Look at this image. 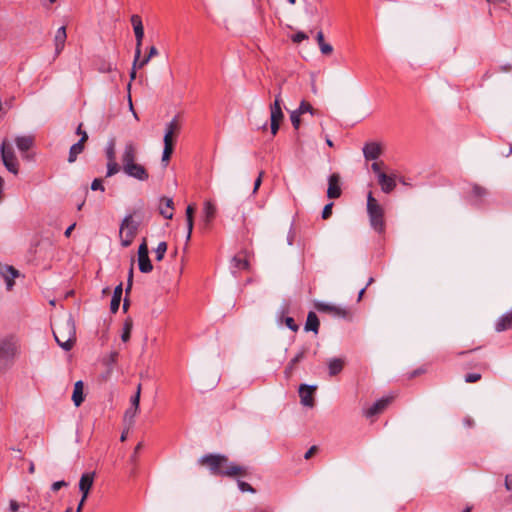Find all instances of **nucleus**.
Masks as SVG:
<instances>
[{"mask_svg": "<svg viewBox=\"0 0 512 512\" xmlns=\"http://www.w3.org/2000/svg\"><path fill=\"white\" fill-rule=\"evenodd\" d=\"M87 139H88L87 133L83 132V135L80 138V140L70 147L69 157H68V162L69 163L75 162L76 159H77V156L83 152L84 144L87 141Z\"/></svg>", "mask_w": 512, "mask_h": 512, "instance_id": "412c9836", "label": "nucleus"}, {"mask_svg": "<svg viewBox=\"0 0 512 512\" xmlns=\"http://www.w3.org/2000/svg\"><path fill=\"white\" fill-rule=\"evenodd\" d=\"M17 352V344L13 337L0 340V369L9 365Z\"/></svg>", "mask_w": 512, "mask_h": 512, "instance_id": "423d86ee", "label": "nucleus"}, {"mask_svg": "<svg viewBox=\"0 0 512 512\" xmlns=\"http://www.w3.org/2000/svg\"><path fill=\"white\" fill-rule=\"evenodd\" d=\"M281 103H282L281 92H279L275 96L274 102L270 105V121H271L270 127H271V133L273 135L277 134V132L280 128V124L284 118Z\"/></svg>", "mask_w": 512, "mask_h": 512, "instance_id": "6e6552de", "label": "nucleus"}, {"mask_svg": "<svg viewBox=\"0 0 512 512\" xmlns=\"http://www.w3.org/2000/svg\"><path fill=\"white\" fill-rule=\"evenodd\" d=\"M296 111L298 113H300L301 115L304 113H307V112H309L312 115L315 113V110L312 107V105L305 100L301 101V103H300L299 107L296 109Z\"/></svg>", "mask_w": 512, "mask_h": 512, "instance_id": "58836bf2", "label": "nucleus"}, {"mask_svg": "<svg viewBox=\"0 0 512 512\" xmlns=\"http://www.w3.org/2000/svg\"><path fill=\"white\" fill-rule=\"evenodd\" d=\"M105 154L108 161L116 160L115 141L113 139L108 142Z\"/></svg>", "mask_w": 512, "mask_h": 512, "instance_id": "e433bc0d", "label": "nucleus"}, {"mask_svg": "<svg viewBox=\"0 0 512 512\" xmlns=\"http://www.w3.org/2000/svg\"><path fill=\"white\" fill-rule=\"evenodd\" d=\"M10 512H17L19 510V504L15 500H11L9 504Z\"/></svg>", "mask_w": 512, "mask_h": 512, "instance_id": "bf43d9fd", "label": "nucleus"}, {"mask_svg": "<svg viewBox=\"0 0 512 512\" xmlns=\"http://www.w3.org/2000/svg\"><path fill=\"white\" fill-rule=\"evenodd\" d=\"M122 170L127 176L135 178L139 181H146L149 178V174L146 168L141 164H137L136 162L131 163L128 166L125 165L122 167Z\"/></svg>", "mask_w": 512, "mask_h": 512, "instance_id": "9b49d317", "label": "nucleus"}, {"mask_svg": "<svg viewBox=\"0 0 512 512\" xmlns=\"http://www.w3.org/2000/svg\"><path fill=\"white\" fill-rule=\"evenodd\" d=\"M488 195L489 191L487 188L474 183L471 186L469 201L471 202L472 205L479 207L484 204V201L488 197Z\"/></svg>", "mask_w": 512, "mask_h": 512, "instance_id": "f8f14e48", "label": "nucleus"}, {"mask_svg": "<svg viewBox=\"0 0 512 512\" xmlns=\"http://www.w3.org/2000/svg\"><path fill=\"white\" fill-rule=\"evenodd\" d=\"M123 293L122 283L117 285L114 289L113 296L110 302V310L112 313H116L119 309L121 298Z\"/></svg>", "mask_w": 512, "mask_h": 512, "instance_id": "c85d7f7f", "label": "nucleus"}, {"mask_svg": "<svg viewBox=\"0 0 512 512\" xmlns=\"http://www.w3.org/2000/svg\"><path fill=\"white\" fill-rule=\"evenodd\" d=\"M481 379V374L479 373H469L465 376V381L467 383H475Z\"/></svg>", "mask_w": 512, "mask_h": 512, "instance_id": "09e8293b", "label": "nucleus"}, {"mask_svg": "<svg viewBox=\"0 0 512 512\" xmlns=\"http://www.w3.org/2000/svg\"><path fill=\"white\" fill-rule=\"evenodd\" d=\"M377 179L381 190L386 194L391 193L396 188L395 175L379 174Z\"/></svg>", "mask_w": 512, "mask_h": 512, "instance_id": "aec40b11", "label": "nucleus"}, {"mask_svg": "<svg viewBox=\"0 0 512 512\" xmlns=\"http://www.w3.org/2000/svg\"><path fill=\"white\" fill-rule=\"evenodd\" d=\"M150 59L151 58L148 55L144 57L142 60H140L139 58L137 62L138 68H142L143 66H145L150 61Z\"/></svg>", "mask_w": 512, "mask_h": 512, "instance_id": "052dcab7", "label": "nucleus"}, {"mask_svg": "<svg viewBox=\"0 0 512 512\" xmlns=\"http://www.w3.org/2000/svg\"><path fill=\"white\" fill-rule=\"evenodd\" d=\"M285 323L289 329L296 332L298 330V325L295 323L294 319L292 317H287L285 319Z\"/></svg>", "mask_w": 512, "mask_h": 512, "instance_id": "603ef678", "label": "nucleus"}, {"mask_svg": "<svg viewBox=\"0 0 512 512\" xmlns=\"http://www.w3.org/2000/svg\"><path fill=\"white\" fill-rule=\"evenodd\" d=\"M505 486H506L507 490H512V474L506 476Z\"/></svg>", "mask_w": 512, "mask_h": 512, "instance_id": "680f3d73", "label": "nucleus"}, {"mask_svg": "<svg viewBox=\"0 0 512 512\" xmlns=\"http://www.w3.org/2000/svg\"><path fill=\"white\" fill-rule=\"evenodd\" d=\"M319 319L316 315V313L310 311L307 315V320L305 323V330L306 331H313L315 334L318 333L319 330Z\"/></svg>", "mask_w": 512, "mask_h": 512, "instance_id": "7c9ffc66", "label": "nucleus"}, {"mask_svg": "<svg viewBox=\"0 0 512 512\" xmlns=\"http://www.w3.org/2000/svg\"><path fill=\"white\" fill-rule=\"evenodd\" d=\"M316 386L301 384L299 387L300 402L303 406L312 408L315 405L314 394Z\"/></svg>", "mask_w": 512, "mask_h": 512, "instance_id": "ddd939ff", "label": "nucleus"}, {"mask_svg": "<svg viewBox=\"0 0 512 512\" xmlns=\"http://www.w3.org/2000/svg\"><path fill=\"white\" fill-rule=\"evenodd\" d=\"M314 306L317 311L330 314L337 318H346L349 315V312L346 308L336 306L333 304H328V303H324V302H316L314 304Z\"/></svg>", "mask_w": 512, "mask_h": 512, "instance_id": "9d476101", "label": "nucleus"}, {"mask_svg": "<svg viewBox=\"0 0 512 512\" xmlns=\"http://www.w3.org/2000/svg\"><path fill=\"white\" fill-rule=\"evenodd\" d=\"M149 256L148 246L146 243V239L140 244L138 248V257Z\"/></svg>", "mask_w": 512, "mask_h": 512, "instance_id": "de8ad7c7", "label": "nucleus"}, {"mask_svg": "<svg viewBox=\"0 0 512 512\" xmlns=\"http://www.w3.org/2000/svg\"><path fill=\"white\" fill-rule=\"evenodd\" d=\"M137 63L135 64V60L133 61V67L131 69V72H130V78L131 80L135 79L136 77V68H137Z\"/></svg>", "mask_w": 512, "mask_h": 512, "instance_id": "69168bd1", "label": "nucleus"}, {"mask_svg": "<svg viewBox=\"0 0 512 512\" xmlns=\"http://www.w3.org/2000/svg\"><path fill=\"white\" fill-rule=\"evenodd\" d=\"M67 486V483L65 481H56L52 484V490L53 491H58L59 489H61L62 487H65Z\"/></svg>", "mask_w": 512, "mask_h": 512, "instance_id": "4d7b16f0", "label": "nucleus"}, {"mask_svg": "<svg viewBox=\"0 0 512 512\" xmlns=\"http://www.w3.org/2000/svg\"><path fill=\"white\" fill-rule=\"evenodd\" d=\"M120 166L116 162V160L108 161L107 162V172L106 177H111L115 174H117L120 171Z\"/></svg>", "mask_w": 512, "mask_h": 512, "instance_id": "4c0bfd02", "label": "nucleus"}, {"mask_svg": "<svg viewBox=\"0 0 512 512\" xmlns=\"http://www.w3.org/2000/svg\"><path fill=\"white\" fill-rule=\"evenodd\" d=\"M34 136L32 135H24V136H18L15 139V144L18 148V150L25 154L28 152L34 145Z\"/></svg>", "mask_w": 512, "mask_h": 512, "instance_id": "b1692460", "label": "nucleus"}, {"mask_svg": "<svg viewBox=\"0 0 512 512\" xmlns=\"http://www.w3.org/2000/svg\"><path fill=\"white\" fill-rule=\"evenodd\" d=\"M84 384L83 381L79 380L74 384V390L72 394V401L76 407H79L84 401Z\"/></svg>", "mask_w": 512, "mask_h": 512, "instance_id": "cd10ccee", "label": "nucleus"}, {"mask_svg": "<svg viewBox=\"0 0 512 512\" xmlns=\"http://www.w3.org/2000/svg\"><path fill=\"white\" fill-rule=\"evenodd\" d=\"M383 163L374 162L371 165L372 171L376 174L377 178L379 177V174H384L385 172L381 171V165Z\"/></svg>", "mask_w": 512, "mask_h": 512, "instance_id": "864d4df0", "label": "nucleus"}, {"mask_svg": "<svg viewBox=\"0 0 512 512\" xmlns=\"http://www.w3.org/2000/svg\"><path fill=\"white\" fill-rule=\"evenodd\" d=\"M138 265L142 273H149L153 269L149 256L138 257Z\"/></svg>", "mask_w": 512, "mask_h": 512, "instance_id": "72a5a7b5", "label": "nucleus"}, {"mask_svg": "<svg viewBox=\"0 0 512 512\" xmlns=\"http://www.w3.org/2000/svg\"><path fill=\"white\" fill-rule=\"evenodd\" d=\"M512 69V66L510 64H506L500 67V71L508 72Z\"/></svg>", "mask_w": 512, "mask_h": 512, "instance_id": "774afa93", "label": "nucleus"}, {"mask_svg": "<svg viewBox=\"0 0 512 512\" xmlns=\"http://www.w3.org/2000/svg\"><path fill=\"white\" fill-rule=\"evenodd\" d=\"M263 176H264V171H261L254 182V187H253V192H252L253 194H255L258 191L259 187L261 186Z\"/></svg>", "mask_w": 512, "mask_h": 512, "instance_id": "3c124183", "label": "nucleus"}, {"mask_svg": "<svg viewBox=\"0 0 512 512\" xmlns=\"http://www.w3.org/2000/svg\"><path fill=\"white\" fill-rule=\"evenodd\" d=\"M512 329V311L502 315L495 324L497 332H503Z\"/></svg>", "mask_w": 512, "mask_h": 512, "instance_id": "a878e982", "label": "nucleus"}, {"mask_svg": "<svg viewBox=\"0 0 512 512\" xmlns=\"http://www.w3.org/2000/svg\"><path fill=\"white\" fill-rule=\"evenodd\" d=\"M232 267L236 270H246L248 269L249 263L245 258L234 256L232 258Z\"/></svg>", "mask_w": 512, "mask_h": 512, "instance_id": "f704fd0d", "label": "nucleus"}, {"mask_svg": "<svg viewBox=\"0 0 512 512\" xmlns=\"http://www.w3.org/2000/svg\"><path fill=\"white\" fill-rule=\"evenodd\" d=\"M117 358H118V353L117 352H111L110 355H109V362L111 364H114V363H116Z\"/></svg>", "mask_w": 512, "mask_h": 512, "instance_id": "e2e57ef3", "label": "nucleus"}, {"mask_svg": "<svg viewBox=\"0 0 512 512\" xmlns=\"http://www.w3.org/2000/svg\"><path fill=\"white\" fill-rule=\"evenodd\" d=\"M132 280H133V267L130 268L128 280H127V287H126V294H128L132 287Z\"/></svg>", "mask_w": 512, "mask_h": 512, "instance_id": "6e6d98bb", "label": "nucleus"}, {"mask_svg": "<svg viewBox=\"0 0 512 512\" xmlns=\"http://www.w3.org/2000/svg\"><path fill=\"white\" fill-rule=\"evenodd\" d=\"M180 131V123L178 117H174L169 123L166 124L164 134V149L162 153V162L167 164L174 150L173 135Z\"/></svg>", "mask_w": 512, "mask_h": 512, "instance_id": "20e7f679", "label": "nucleus"}, {"mask_svg": "<svg viewBox=\"0 0 512 512\" xmlns=\"http://www.w3.org/2000/svg\"><path fill=\"white\" fill-rule=\"evenodd\" d=\"M133 328L132 319L128 318L125 320L123 325V332L121 334V339L123 342H127L130 339L131 331Z\"/></svg>", "mask_w": 512, "mask_h": 512, "instance_id": "c9c22d12", "label": "nucleus"}, {"mask_svg": "<svg viewBox=\"0 0 512 512\" xmlns=\"http://www.w3.org/2000/svg\"><path fill=\"white\" fill-rule=\"evenodd\" d=\"M139 222L133 220L132 215H127L120 225V241L123 247H128L132 244L135 236L137 235Z\"/></svg>", "mask_w": 512, "mask_h": 512, "instance_id": "39448f33", "label": "nucleus"}, {"mask_svg": "<svg viewBox=\"0 0 512 512\" xmlns=\"http://www.w3.org/2000/svg\"><path fill=\"white\" fill-rule=\"evenodd\" d=\"M0 151L3 164L7 170L15 175L18 174L19 164L12 145L8 141L4 140L1 144Z\"/></svg>", "mask_w": 512, "mask_h": 512, "instance_id": "0eeeda50", "label": "nucleus"}, {"mask_svg": "<svg viewBox=\"0 0 512 512\" xmlns=\"http://www.w3.org/2000/svg\"><path fill=\"white\" fill-rule=\"evenodd\" d=\"M316 40H317V43L319 45V48H320V51L325 54V55H329L332 53L333 51V47L326 43L324 41V34L322 31H319L316 35Z\"/></svg>", "mask_w": 512, "mask_h": 512, "instance_id": "473e14b6", "label": "nucleus"}, {"mask_svg": "<svg viewBox=\"0 0 512 512\" xmlns=\"http://www.w3.org/2000/svg\"><path fill=\"white\" fill-rule=\"evenodd\" d=\"M344 367V361L341 358H332L328 362L329 375L335 376L339 374Z\"/></svg>", "mask_w": 512, "mask_h": 512, "instance_id": "2f4dec72", "label": "nucleus"}, {"mask_svg": "<svg viewBox=\"0 0 512 512\" xmlns=\"http://www.w3.org/2000/svg\"><path fill=\"white\" fill-rule=\"evenodd\" d=\"M300 117H301V114L298 113L296 110L292 111L290 114V120H291L292 126L296 130H298L300 127V123H301Z\"/></svg>", "mask_w": 512, "mask_h": 512, "instance_id": "37998d69", "label": "nucleus"}, {"mask_svg": "<svg viewBox=\"0 0 512 512\" xmlns=\"http://www.w3.org/2000/svg\"><path fill=\"white\" fill-rule=\"evenodd\" d=\"M137 156V147L132 141L125 143L123 152L121 154L122 167L134 163Z\"/></svg>", "mask_w": 512, "mask_h": 512, "instance_id": "2eb2a0df", "label": "nucleus"}, {"mask_svg": "<svg viewBox=\"0 0 512 512\" xmlns=\"http://www.w3.org/2000/svg\"><path fill=\"white\" fill-rule=\"evenodd\" d=\"M140 405V396L139 391H136L135 395L131 398V406L135 408H139Z\"/></svg>", "mask_w": 512, "mask_h": 512, "instance_id": "5fc2aeb1", "label": "nucleus"}, {"mask_svg": "<svg viewBox=\"0 0 512 512\" xmlns=\"http://www.w3.org/2000/svg\"><path fill=\"white\" fill-rule=\"evenodd\" d=\"M238 487L242 492H255V489L249 483L244 481H238Z\"/></svg>", "mask_w": 512, "mask_h": 512, "instance_id": "49530a36", "label": "nucleus"}, {"mask_svg": "<svg viewBox=\"0 0 512 512\" xmlns=\"http://www.w3.org/2000/svg\"><path fill=\"white\" fill-rule=\"evenodd\" d=\"M306 39H308V35L302 31H298L297 33L291 36V40L294 43H300Z\"/></svg>", "mask_w": 512, "mask_h": 512, "instance_id": "a18cd8bd", "label": "nucleus"}, {"mask_svg": "<svg viewBox=\"0 0 512 512\" xmlns=\"http://www.w3.org/2000/svg\"><path fill=\"white\" fill-rule=\"evenodd\" d=\"M0 275L6 281L7 289L11 290L14 285V279L18 277L19 272L13 266L0 265Z\"/></svg>", "mask_w": 512, "mask_h": 512, "instance_id": "f3484780", "label": "nucleus"}, {"mask_svg": "<svg viewBox=\"0 0 512 512\" xmlns=\"http://www.w3.org/2000/svg\"><path fill=\"white\" fill-rule=\"evenodd\" d=\"M327 196L330 199H336L341 196L340 176L333 173L328 178Z\"/></svg>", "mask_w": 512, "mask_h": 512, "instance_id": "dca6fc26", "label": "nucleus"}, {"mask_svg": "<svg viewBox=\"0 0 512 512\" xmlns=\"http://www.w3.org/2000/svg\"><path fill=\"white\" fill-rule=\"evenodd\" d=\"M194 212L195 206L193 204H189L186 208V221H187V236L186 241L188 242L191 239L193 226H194Z\"/></svg>", "mask_w": 512, "mask_h": 512, "instance_id": "c756f323", "label": "nucleus"}, {"mask_svg": "<svg viewBox=\"0 0 512 512\" xmlns=\"http://www.w3.org/2000/svg\"><path fill=\"white\" fill-rule=\"evenodd\" d=\"M66 38H67L66 27L61 26L56 31V34L54 37L56 55H59L62 52L64 45H65Z\"/></svg>", "mask_w": 512, "mask_h": 512, "instance_id": "393cba45", "label": "nucleus"}, {"mask_svg": "<svg viewBox=\"0 0 512 512\" xmlns=\"http://www.w3.org/2000/svg\"><path fill=\"white\" fill-rule=\"evenodd\" d=\"M316 451H317V447H316V446H312V447H310V448L306 451V453H305V455H304V458H305V459H310V458H311V457L316 453Z\"/></svg>", "mask_w": 512, "mask_h": 512, "instance_id": "13d9d810", "label": "nucleus"}, {"mask_svg": "<svg viewBox=\"0 0 512 512\" xmlns=\"http://www.w3.org/2000/svg\"><path fill=\"white\" fill-rule=\"evenodd\" d=\"M139 408H135L131 406L129 409L125 412V421L129 422V424H132L134 422V418L138 412Z\"/></svg>", "mask_w": 512, "mask_h": 512, "instance_id": "79ce46f5", "label": "nucleus"}, {"mask_svg": "<svg viewBox=\"0 0 512 512\" xmlns=\"http://www.w3.org/2000/svg\"><path fill=\"white\" fill-rule=\"evenodd\" d=\"M131 24L133 26L135 38H136V48H135V64L138 62L139 57L141 56V46L144 38V27L142 23V19L139 15L134 14L131 16Z\"/></svg>", "mask_w": 512, "mask_h": 512, "instance_id": "1a4fd4ad", "label": "nucleus"}, {"mask_svg": "<svg viewBox=\"0 0 512 512\" xmlns=\"http://www.w3.org/2000/svg\"><path fill=\"white\" fill-rule=\"evenodd\" d=\"M199 464L206 466L214 476H245L247 470L245 467L230 462L225 455L206 454L198 460Z\"/></svg>", "mask_w": 512, "mask_h": 512, "instance_id": "f257e3e1", "label": "nucleus"}, {"mask_svg": "<svg viewBox=\"0 0 512 512\" xmlns=\"http://www.w3.org/2000/svg\"><path fill=\"white\" fill-rule=\"evenodd\" d=\"M174 210V202L172 198L161 197L159 205V213L165 219H172Z\"/></svg>", "mask_w": 512, "mask_h": 512, "instance_id": "4be33fe9", "label": "nucleus"}, {"mask_svg": "<svg viewBox=\"0 0 512 512\" xmlns=\"http://www.w3.org/2000/svg\"><path fill=\"white\" fill-rule=\"evenodd\" d=\"M307 353V348H302L288 363V365L285 368V375L287 377H290L293 373V370L295 369V366L304 359L305 355Z\"/></svg>", "mask_w": 512, "mask_h": 512, "instance_id": "bb28decb", "label": "nucleus"}, {"mask_svg": "<svg viewBox=\"0 0 512 512\" xmlns=\"http://www.w3.org/2000/svg\"><path fill=\"white\" fill-rule=\"evenodd\" d=\"M158 54V50L155 46H151L150 49H149V52H148V56L150 58L156 56Z\"/></svg>", "mask_w": 512, "mask_h": 512, "instance_id": "0e129e2a", "label": "nucleus"}, {"mask_svg": "<svg viewBox=\"0 0 512 512\" xmlns=\"http://www.w3.org/2000/svg\"><path fill=\"white\" fill-rule=\"evenodd\" d=\"M392 400H393L392 396L391 397H383V398L377 400L373 405H371L369 408H367L364 411V415L367 418H370L377 414H380L388 407V405L392 402Z\"/></svg>", "mask_w": 512, "mask_h": 512, "instance_id": "4468645a", "label": "nucleus"}, {"mask_svg": "<svg viewBox=\"0 0 512 512\" xmlns=\"http://www.w3.org/2000/svg\"><path fill=\"white\" fill-rule=\"evenodd\" d=\"M216 215V207L210 202L206 201L203 207L202 224L204 228H208Z\"/></svg>", "mask_w": 512, "mask_h": 512, "instance_id": "5701e85b", "label": "nucleus"}, {"mask_svg": "<svg viewBox=\"0 0 512 512\" xmlns=\"http://www.w3.org/2000/svg\"><path fill=\"white\" fill-rule=\"evenodd\" d=\"M91 189L93 191H97V190H100L101 192H104L105 191V188H104V185H103V181L102 179L100 178H95L92 183H91Z\"/></svg>", "mask_w": 512, "mask_h": 512, "instance_id": "c03bdc74", "label": "nucleus"}, {"mask_svg": "<svg viewBox=\"0 0 512 512\" xmlns=\"http://www.w3.org/2000/svg\"><path fill=\"white\" fill-rule=\"evenodd\" d=\"M97 69L101 73H109L112 72L115 69V67L111 62L103 60L99 63Z\"/></svg>", "mask_w": 512, "mask_h": 512, "instance_id": "a19ab883", "label": "nucleus"}, {"mask_svg": "<svg viewBox=\"0 0 512 512\" xmlns=\"http://www.w3.org/2000/svg\"><path fill=\"white\" fill-rule=\"evenodd\" d=\"M76 224L73 223L72 225H70L64 232V235L66 237H69L71 235V232L73 231V229L75 228Z\"/></svg>", "mask_w": 512, "mask_h": 512, "instance_id": "338daca9", "label": "nucleus"}, {"mask_svg": "<svg viewBox=\"0 0 512 512\" xmlns=\"http://www.w3.org/2000/svg\"><path fill=\"white\" fill-rule=\"evenodd\" d=\"M94 474L93 473H84L79 481V490L82 493V502H85L89 491L93 485Z\"/></svg>", "mask_w": 512, "mask_h": 512, "instance_id": "6ab92c4d", "label": "nucleus"}, {"mask_svg": "<svg viewBox=\"0 0 512 512\" xmlns=\"http://www.w3.org/2000/svg\"><path fill=\"white\" fill-rule=\"evenodd\" d=\"M367 213L372 228L375 231L382 233L385 228L384 210L378 201L374 198L372 192H369L367 195Z\"/></svg>", "mask_w": 512, "mask_h": 512, "instance_id": "7ed1b4c3", "label": "nucleus"}, {"mask_svg": "<svg viewBox=\"0 0 512 512\" xmlns=\"http://www.w3.org/2000/svg\"><path fill=\"white\" fill-rule=\"evenodd\" d=\"M167 251V243L162 241L158 244L157 248L155 249L156 254V260L161 261L164 258V255Z\"/></svg>", "mask_w": 512, "mask_h": 512, "instance_id": "ea45409f", "label": "nucleus"}, {"mask_svg": "<svg viewBox=\"0 0 512 512\" xmlns=\"http://www.w3.org/2000/svg\"><path fill=\"white\" fill-rule=\"evenodd\" d=\"M332 207H333V203H328L324 206L323 208V211H322V218L323 219H328L331 214H332Z\"/></svg>", "mask_w": 512, "mask_h": 512, "instance_id": "8fccbe9b", "label": "nucleus"}, {"mask_svg": "<svg viewBox=\"0 0 512 512\" xmlns=\"http://www.w3.org/2000/svg\"><path fill=\"white\" fill-rule=\"evenodd\" d=\"M57 344L65 351H70L76 342V327L71 315L59 320L53 329Z\"/></svg>", "mask_w": 512, "mask_h": 512, "instance_id": "f03ea898", "label": "nucleus"}, {"mask_svg": "<svg viewBox=\"0 0 512 512\" xmlns=\"http://www.w3.org/2000/svg\"><path fill=\"white\" fill-rule=\"evenodd\" d=\"M382 154V148L379 143L368 142L363 147V155L367 161L376 160Z\"/></svg>", "mask_w": 512, "mask_h": 512, "instance_id": "a211bd4d", "label": "nucleus"}]
</instances>
